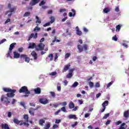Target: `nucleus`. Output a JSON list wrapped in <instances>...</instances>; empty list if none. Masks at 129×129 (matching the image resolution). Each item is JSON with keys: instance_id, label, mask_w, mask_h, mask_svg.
I'll use <instances>...</instances> for the list:
<instances>
[{"instance_id": "f257e3e1", "label": "nucleus", "mask_w": 129, "mask_h": 129, "mask_svg": "<svg viewBox=\"0 0 129 129\" xmlns=\"http://www.w3.org/2000/svg\"><path fill=\"white\" fill-rule=\"evenodd\" d=\"M3 90L5 91V92H11L10 93H7V96L8 97L11 98H13L15 96V93L17 91L16 90H13L10 88H4Z\"/></svg>"}, {"instance_id": "f03ea898", "label": "nucleus", "mask_w": 129, "mask_h": 129, "mask_svg": "<svg viewBox=\"0 0 129 129\" xmlns=\"http://www.w3.org/2000/svg\"><path fill=\"white\" fill-rule=\"evenodd\" d=\"M19 93H25V94H30L31 92L28 89L27 86H23L19 90Z\"/></svg>"}, {"instance_id": "7ed1b4c3", "label": "nucleus", "mask_w": 129, "mask_h": 129, "mask_svg": "<svg viewBox=\"0 0 129 129\" xmlns=\"http://www.w3.org/2000/svg\"><path fill=\"white\" fill-rule=\"evenodd\" d=\"M78 49L80 53H81V52H83V49L84 51H87L88 50V45L87 44H84L82 46V45L78 44Z\"/></svg>"}, {"instance_id": "20e7f679", "label": "nucleus", "mask_w": 129, "mask_h": 129, "mask_svg": "<svg viewBox=\"0 0 129 129\" xmlns=\"http://www.w3.org/2000/svg\"><path fill=\"white\" fill-rule=\"evenodd\" d=\"M20 58L21 59H23V60H25V61L27 62V63H30V57H29L28 55L26 54H21Z\"/></svg>"}, {"instance_id": "39448f33", "label": "nucleus", "mask_w": 129, "mask_h": 129, "mask_svg": "<svg viewBox=\"0 0 129 129\" xmlns=\"http://www.w3.org/2000/svg\"><path fill=\"white\" fill-rule=\"evenodd\" d=\"M8 9H10V11H8L5 13L6 16H7V15H8V14H9V13H14V12H15V11L16 10L15 8H11L12 5L10 3L8 5Z\"/></svg>"}, {"instance_id": "423d86ee", "label": "nucleus", "mask_w": 129, "mask_h": 129, "mask_svg": "<svg viewBox=\"0 0 129 129\" xmlns=\"http://www.w3.org/2000/svg\"><path fill=\"white\" fill-rule=\"evenodd\" d=\"M108 105V101L106 100L102 104V106L103 107V109L101 110V112H104V111L105 110V109L106 108V106H107Z\"/></svg>"}, {"instance_id": "0eeeda50", "label": "nucleus", "mask_w": 129, "mask_h": 129, "mask_svg": "<svg viewBox=\"0 0 129 129\" xmlns=\"http://www.w3.org/2000/svg\"><path fill=\"white\" fill-rule=\"evenodd\" d=\"M38 48H36L37 51H43L45 48V44L40 43L38 45Z\"/></svg>"}, {"instance_id": "6e6552de", "label": "nucleus", "mask_w": 129, "mask_h": 129, "mask_svg": "<svg viewBox=\"0 0 129 129\" xmlns=\"http://www.w3.org/2000/svg\"><path fill=\"white\" fill-rule=\"evenodd\" d=\"M32 38H33L34 39H37L38 38V33H36L35 34H34V33H31L28 37L27 41H30Z\"/></svg>"}, {"instance_id": "1a4fd4ad", "label": "nucleus", "mask_w": 129, "mask_h": 129, "mask_svg": "<svg viewBox=\"0 0 129 129\" xmlns=\"http://www.w3.org/2000/svg\"><path fill=\"white\" fill-rule=\"evenodd\" d=\"M39 102L41 104H47L49 102V101L47 98H40L39 99Z\"/></svg>"}, {"instance_id": "9d476101", "label": "nucleus", "mask_w": 129, "mask_h": 129, "mask_svg": "<svg viewBox=\"0 0 129 129\" xmlns=\"http://www.w3.org/2000/svg\"><path fill=\"white\" fill-rule=\"evenodd\" d=\"M31 55L33 57L34 60H37V59H38V54H37V52H36V51H32Z\"/></svg>"}, {"instance_id": "9b49d317", "label": "nucleus", "mask_w": 129, "mask_h": 129, "mask_svg": "<svg viewBox=\"0 0 129 129\" xmlns=\"http://www.w3.org/2000/svg\"><path fill=\"white\" fill-rule=\"evenodd\" d=\"M39 1L40 0H32L29 5L32 6H35V5H37V4L39 3Z\"/></svg>"}, {"instance_id": "f8f14e48", "label": "nucleus", "mask_w": 129, "mask_h": 129, "mask_svg": "<svg viewBox=\"0 0 129 129\" xmlns=\"http://www.w3.org/2000/svg\"><path fill=\"white\" fill-rule=\"evenodd\" d=\"M72 12H73V13H72V12H69V17L71 18L72 17H75V15H76V11H75V10L72 9Z\"/></svg>"}, {"instance_id": "ddd939ff", "label": "nucleus", "mask_w": 129, "mask_h": 129, "mask_svg": "<svg viewBox=\"0 0 129 129\" xmlns=\"http://www.w3.org/2000/svg\"><path fill=\"white\" fill-rule=\"evenodd\" d=\"M123 116L126 119L129 117V110H126L123 113Z\"/></svg>"}, {"instance_id": "4468645a", "label": "nucleus", "mask_w": 129, "mask_h": 129, "mask_svg": "<svg viewBox=\"0 0 129 129\" xmlns=\"http://www.w3.org/2000/svg\"><path fill=\"white\" fill-rule=\"evenodd\" d=\"M13 53L14 59H18L20 58V57H21V55L20 54V53L17 52V51H14Z\"/></svg>"}, {"instance_id": "2eb2a0df", "label": "nucleus", "mask_w": 129, "mask_h": 129, "mask_svg": "<svg viewBox=\"0 0 129 129\" xmlns=\"http://www.w3.org/2000/svg\"><path fill=\"white\" fill-rule=\"evenodd\" d=\"M1 128L2 129H10V127L9 126V124L7 123H2L1 124Z\"/></svg>"}, {"instance_id": "dca6fc26", "label": "nucleus", "mask_w": 129, "mask_h": 129, "mask_svg": "<svg viewBox=\"0 0 129 129\" xmlns=\"http://www.w3.org/2000/svg\"><path fill=\"white\" fill-rule=\"evenodd\" d=\"M4 99H6V100L5 101V102H6L7 104H9L10 103L8 99V97L4 98V96H2L1 97V101H4Z\"/></svg>"}, {"instance_id": "f3484780", "label": "nucleus", "mask_w": 129, "mask_h": 129, "mask_svg": "<svg viewBox=\"0 0 129 129\" xmlns=\"http://www.w3.org/2000/svg\"><path fill=\"white\" fill-rule=\"evenodd\" d=\"M36 47V43H30L28 46V49H34Z\"/></svg>"}, {"instance_id": "a211bd4d", "label": "nucleus", "mask_w": 129, "mask_h": 129, "mask_svg": "<svg viewBox=\"0 0 129 129\" xmlns=\"http://www.w3.org/2000/svg\"><path fill=\"white\" fill-rule=\"evenodd\" d=\"M34 92L35 94H40L41 93V89L40 88H37L34 89Z\"/></svg>"}, {"instance_id": "6ab92c4d", "label": "nucleus", "mask_w": 129, "mask_h": 129, "mask_svg": "<svg viewBox=\"0 0 129 129\" xmlns=\"http://www.w3.org/2000/svg\"><path fill=\"white\" fill-rule=\"evenodd\" d=\"M103 12L104 14H107V13H109V12H110V8L109 7L105 8L103 9Z\"/></svg>"}, {"instance_id": "aec40b11", "label": "nucleus", "mask_w": 129, "mask_h": 129, "mask_svg": "<svg viewBox=\"0 0 129 129\" xmlns=\"http://www.w3.org/2000/svg\"><path fill=\"white\" fill-rule=\"evenodd\" d=\"M69 107L70 109H72V108H74L75 107V105L73 102H71L69 104Z\"/></svg>"}, {"instance_id": "412c9836", "label": "nucleus", "mask_w": 129, "mask_h": 129, "mask_svg": "<svg viewBox=\"0 0 129 129\" xmlns=\"http://www.w3.org/2000/svg\"><path fill=\"white\" fill-rule=\"evenodd\" d=\"M15 45H17V43H13L10 45V48H9V51H13V49H14V48L15 47Z\"/></svg>"}, {"instance_id": "4be33fe9", "label": "nucleus", "mask_w": 129, "mask_h": 129, "mask_svg": "<svg viewBox=\"0 0 129 129\" xmlns=\"http://www.w3.org/2000/svg\"><path fill=\"white\" fill-rule=\"evenodd\" d=\"M36 21L35 22L36 24L37 25V24L38 25H40V24H41V23L42 22V21H41V19H40V18L38 16H36Z\"/></svg>"}, {"instance_id": "5701e85b", "label": "nucleus", "mask_w": 129, "mask_h": 129, "mask_svg": "<svg viewBox=\"0 0 129 129\" xmlns=\"http://www.w3.org/2000/svg\"><path fill=\"white\" fill-rule=\"evenodd\" d=\"M70 66H71L70 64L64 66V67L63 69V72H66L67 71H68V70L69 69Z\"/></svg>"}, {"instance_id": "b1692460", "label": "nucleus", "mask_w": 129, "mask_h": 129, "mask_svg": "<svg viewBox=\"0 0 129 129\" xmlns=\"http://www.w3.org/2000/svg\"><path fill=\"white\" fill-rule=\"evenodd\" d=\"M13 121L14 123H16V124H19V125H20V123H21V121L19 120L18 118H14L13 120Z\"/></svg>"}, {"instance_id": "393cba45", "label": "nucleus", "mask_w": 129, "mask_h": 129, "mask_svg": "<svg viewBox=\"0 0 129 129\" xmlns=\"http://www.w3.org/2000/svg\"><path fill=\"white\" fill-rule=\"evenodd\" d=\"M69 118L70 119H76V118H77V117H76V115H73V114H70L69 116Z\"/></svg>"}, {"instance_id": "a878e982", "label": "nucleus", "mask_w": 129, "mask_h": 129, "mask_svg": "<svg viewBox=\"0 0 129 129\" xmlns=\"http://www.w3.org/2000/svg\"><path fill=\"white\" fill-rule=\"evenodd\" d=\"M43 123H45V120H44V119H40L39 121V124L43 126V125H44Z\"/></svg>"}, {"instance_id": "bb28decb", "label": "nucleus", "mask_w": 129, "mask_h": 129, "mask_svg": "<svg viewBox=\"0 0 129 129\" xmlns=\"http://www.w3.org/2000/svg\"><path fill=\"white\" fill-rule=\"evenodd\" d=\"M50 21L49 22V23L50 24H53V23H54V22H55V17H54L53 16H51L49 18Z\"/></svg>"}, {"instance_id": "cd10ccee", "label": "nucleus", "mask_w": 129, "mask_h": 129, "mask_svg": "<svg viewBox=\"0 0 129 129\" xmlns=\"http://www.w3.org/2000/svg\"><path fill=\"white\" fill-rule=\"evenodd\" d=\"M76 35L78 36H82V31H81L80 30H76Z\"/></svg>"}, {"instance_id": "c85d7f7f", "label": "nucleus", "mask_w": 129, "mask_h": 129, "mask_svg": "<svg viewBox=\"0 0 129 129\" xmlns=\"http://www.w3.org/2000/svg\"><path fill=\"white\" fill-rule=\"evenodd\" d=\"M24 119H25L26 122H29V116L27 114L24 115Z\"/></svg>"}, {"instance_id": "c756f323", "label": "nucleus", "mask_w": 129, "mask_h": 129, "mask_svg": "<svg viewBox=\"0 0 129 129\" xmlns=\"http://www.w3.org/2000/svg\"><path fill=\"white\" fill-rule=\"evenodd\" d=\"M29 112L30 114H31V115H34V108H31L29 110Z\"/></svg>"}, {"instance_id": "7c9ffc66", "label": "nucleus", "mask_w": 129, "mask_h": 129, "mask_svg": "<svg viewBox=\"0 0 129 129\" xmlns=\"http://www.w3.org/2000/svg\"><path fill=\"white\" fill-rule=\"evenodd\" d=\"M31 15L30 12H27L25 13V14L23 15L24 18H26V17H29Z\"/></svg>"}, {"instance_id": "2f4dec72", "label": "nucleus", "mask_w": 129, "mask_h": 129, "mask_svg": "<svg viewBox=\"0 0 129 129\" xmlns=\"http://www.w3.org/2000/svg\"><path fill=\"white\" fill-rule=\"evenodd\" d=\"M23 124L25 125L26 126H29V125H30V124L22 121L21 123H20V125H23Z\"/></svg>"}, {"instance_id": "473e14b6", "label": "nucleus", "mask_w": 129, "mask_h": 129, "mask_svg": "<svg viewBox=\"0 0 129 129\" xmlns=\"http://www.w3.org/2000/svg\"><path fill=\"white\" fill-rule=\"evenodd\" d=\"M48 57L50 58V61H53V58H54V55H53V54L50 53L48 55Z\"/></svg>"}, {"instance_id": "72a5a7b5", "label": "nucleus", "mask_w": 129, "mask_h": 129, "mask_svg": "<svg viewBox=\"0 0 129 129\" xmlns=\"http://www.w3.org/2000/svg\"><path fill=\"white\" fill-rule=\"evenodd\" d=\"M121 28V26H120V25H117L116 27V32H119V31H120Z\"/></svg>"}, {"instance_id": "f704fd0d", "label": "nucleus", "mask_w": 129, "mask_h": 129, "mask_svg": "<svg viewBox=\"0 0 129 129\" xmlns=\"http://www.w3.org/2000/svg\"><path fill=\"white\" fill-rule=\"evenodd\" d=\"M37 26L35 27V28L34 29V32H36V31H40L41 30V28L38 27L39 26V24H37Z\"/></svg>"}, {"instance_id": "c9c22d12", "label": "nucleus", "mask_w": 129, "mask_h": 129, "mask_svg": "<svg viewBox=\"0 0 129 129\" xmlns=\"http://www.w3.org/2000/svg\"><path fill=\"white\" fill-rule=\"evenodd\" d=\"M124 125H125V123H122L119 128L118 129H125V127H124Z\"/></svg>"}, {"instance_id": "e433bc0d", "label": "nucleus", "mask_w": 129, "mask_h": 129, "mask_svg": "<svg viewBox=\"0 0 129 129\" xmlns=\"http://www.w3.org/2000/svg\"><path fill=\"white\" fill-rule=\"evenodd\" d=\"M50 126H51V124L48 123L45 125V127L43 129H49L50 128Z\"/></svg>"}, {"instance_id": "4c0bfd02", "label": "nucleus", "mask_w": 129, "mask_h": 129, "mask_svg": "<svg viewBox=\"0 0 129 129\" xmlns=\"http://www.w3.org/2000/svg\"><path fill=\"white\" fill-rule=\"evenodd\" d=\"M109 116V113L105 114L104 116L103 117L102 119H106L107 117Z\"/></svg>"}, {"instance_id": "58836bf2", "label": "nucleus", "mask_w": 129, "mask_h": 129, "mask_svg": "<svg viewBox=\"0 0 129 129\" xmlns=\"http://www.w3.org/2000/svg\"><path fill=\"white\" fill-rule=\"evenodd\" d=\"M79 83L77 82H75L72 85V87H77L78 86Z\"/></svg>"}, {"instance_id": "ea45409f", "label": "nucleus", "mask_w": 129, "mask_h": 129, "mask_svg": "<svg viewBox=\"0 0 129 129\" xmlns=\"http://www.w3.org/2000/svg\"><path fill=\"white\" fill-rule=\"evenodd\" d=\"M89 85L90 86V88H93L94 85V84H93V82L91 81L89 82Z\"/></svg>"}, {"instance_id": "a19ab883", "label": "nucleus", "mask_w": 129, "mask_h": 129, "mask_svg": "<svg viewBox=\"0 0 129 129\" xmlns=\"http://www.w3.org/2000/svg\"><path fill=\"white\" fill-rule=\"evenodd\" d=\"M11 54H12V51L9 50L7 54V57L9 58V57H10L11 58Z\"/></svg>"}, {"instance_id": "79ce46f5", "label": "nucleus", "mask_w": 129, "mask_h": 129, "mask_svg": "<svg viewBox=\"0 0 129 129\" xmlns=\"http://www.w3.org/2000/svg\"><path fill=\"white\" fill-rule=\"evenodd\" d=\"M45 4H46V2L44 0H43L40 3H39V6L40 7H42V6H44Z\"/></svg>"}, {"instance_id": "37998d69", "label": "nucleus", "mask_w": 129, "mask_h": 129, "mask_svg": "<svg viewBox=\"0 0 129 129\" xmlns=\"http://www.w3.org/2000/svg\"><path fill=\"white\" fill-rule=\"evenodd\" d=\"M18 52H19V53H22L23 52V51H24V47L19 48L18 49Z\"/></svg>"}, {"instance_id": "c03bdc74", "label": "nucleus", "mask_w": 129, "mask_h": 129, "mask_svg": "<svg viewBox=\"0 0 129 129\" xmlns=\"http://www.w3.org/2000/svg\"><path fill=\"white\" fill-rule=\"evenodd\" d=\"M122 122L120 120L117 121L116 122H115V125H119L121 123H122Z\"/></svg>"}, {"instance_id": "a18cd8bd", "label": "nucleus", "mask_w": 129, "mask_h": 129, "mask_svg": "<svg viewBox=\"0 0 129 129\" xmlns=\"http://www.w3.org/2000/svg\"><path fill=\"white\" fill-rule=\"evenodd\" d=\"M112 40H113V41H115V42H117V37H116V35H114V36H113L112 38Z\"/></svg>"}, {"instance_id": "49530a36", "label": "nucleus", "mask_w": 129, "mask_h": 129, "mask_svg": "<svg viewBox=\"0 0 129 129\" xmlns=\"http://www.w3.org/2000/svg\"><path fill=\"white\" fill-rule=\"evenodd\" d=\"M72 76H73V75L72 74H71V73H69V74L67 75L66 77H67V78H71V77H72Z\"/></svg>"}, {"instance_id": "de8ad7c7", "label": "nucleus", "mask_w": 129, "mask_h": 129, "mask_svg": "<svg viewBox=\"0 0 129 129\" xmlns=\"http://www.w3.org/2000/svg\"><path fill=\"white\" fill-rule=\"evenodd\" d=\"M60 110L61 111H63V112H67V111H66V107H62L60 108Z\"/></svg>"}, {"instance_id": "09e8293b", "label": "nucleus", "mask_w": 129, "mask_h": 129, "mask_svg": "<svg viewBox=\"0 0 129 129\" xmlns=\"http://www.w3.org/2000/svg\"><path fill=\"white\" fill-rule=\"evenodd\" d=\"M50 94H51V96H52V97H55L56 94H55V92H50Z\"/></svg>"}, {"instance_id": "8fccbe9b", "label": "nucleus", "mask_w": 129, "mask_h": 129, "mask_svg": "<svg viewBox=\"0 0 129 129\" xmlns=\"http://www.w3.org/2000/svg\"><path fill=\"white\" fill-rule=\"evenodd\" d=\"M122 46H123V47H125V48H128V46L125 42L122 43Z\"/></svg>"}, {"instance_id": "3c124183", "label": "nucleus", "mask_w": 129, "mask_h": 129, "mask_svg": "<svg viewBox=\"0 0 129 129\" xmlns=\"http://www.w3.org/2000/svg\"><path fill=\"white\" fill-rule=\"evenodd\" d=\"M60 104H61L62 106H66V105H67V102L64 101V102L60 103Z\"/></svg>"}, {"instance_id": "603ef678", "label": "nucleus", "mask_w": 129, "mask_h": 129, "mask_svg": "<svg viewBox=\"0 0 129 129\" xmlns=\"http://www.w3.org/2000/svg\"><path fill=\"white\" fill-rule=\"evenodd\" d=\"M70 55H71L70 53H67L65 55V58H69V57H70Z\"/></svg>"}, {"instance_id": "864d4df0", "label": "nucleus", "mask_w": 129, "mask_h": 129, "mask_svg": "<svg viewBox=\"0 0 129 129\" xmlns=\"http://www.w3.org/2000/svg\"><path fill=\"white\" fill-rule=\"evenodd\" d=\"M111 85H112V82H109L107 85L106 89H107V88H109Z\"/></svg>"}, {"instance_id": "5fc2aeb1", "label": "nucleus", "mask_w": 129, "mask_h": 129, "mask_svg": "<svg viewBox=\"0 0 129 129\" xmlns=\"http://www.w3.org/2000/svg\"><path fill=\"white\" fill-rule=\"evenodd\" d=\"M66 33L68 34V35L71 36V33L69 32V29H67Z\"/></svg>"}, {"instance_id": "6e6d98bb", "label": "nucleus", "mask_w": 129, "mask_h": 129, "mask_svg": "<svg viewBox=\"0 0 129 129\" xmlns=\"http://www.w3.org/2000/svg\"><path fill=\"white\" fill-rule=\"evenodd\" d=\"M57 74L56 72H53L51 73H50L49 75H51V76H55Z\"/></svg>"}, {"instance_id": "4d7b16f0", "label": "nucleus", "mask_w": 129, "mask_h": 129, "mask_svg": "<svg viewBox=\"0 0 129 129\" xmlns=\"http://www.w3.org/2000/svg\"><path fill=\"white\" fill-rule=\"evenodd\" d=\"M78 124V122L76 121L74 124H72V127H75V126H76V125H77Z\"/></svg>"}, {"instance_id": "13d9d810", "label": "nucleus", "mask_w": 129, "mask_h": 129, "mask_svg": "<svg viewBox=\"0 0 129 129\" xmlns=\"http://www.w3.org/2000/svg\"><path fill=\"white\" fill-rule=\"evenodd\" d=\"M12 114H13L12 112H8V114H7L8 117H12Z\"/></svg>"}, {"instance_id": "bf43d9fd", "label": "nucleus", "mask_w": 129, "mask_h": 129, "mask_svg": "<svg viewBox=\"0 0 129 129\" xmlns=\"http://www.w3.org/2000/svg\"><path fill=\"white\" fill-rule=\"evenodd\" d=\"M6 41H7V39L6 38L2 39L1 41H0V45H1V44H3V43H5Z\"/></svg>"}, {"instance_id": "052dcab7", "label": "nucleus", "mask_w": 129, "mask_h": 129, "mask_svg": "<svg viewBox=\"0 0 129 129\" xmlns=\"http://www.w3.org/2000/svg\"><path fill=\"white\" fill-rule=\"evenodd\" d=\"M50 25H51V23L50 22H47L43 25V27H48V26H50Z\"/></svg>"}, {"instance_id": "680f3d73", "label": "nucleus", "mask_w": 129, "mask_h": 129, "mask_svg": "<svg viewBox=\"0 0 129 129\" xmlns=\"http://www.w3.org/2000/svg\"><path fill=\"white\" fill-rule=\"evenodd\" d=\"M83 31L85 32V33H88V29H87V28L86 27L83 28Z\"/></svg>"}, {"instance_id": "e2e57ef3", "label": "nucleus", "mask_w": 129, "mask_h": 129, "mask_svg": "<svg viewBox=\"0 0 129 129\" xmlns=\"http://www.w3.org/2000/svg\"><path fill=\"white\" fill-rule=\"evenodd\" d=\"M20 105H21L23 107H25V103H24V102H21L20 103Z\"/></svg>"}, {"instance_id": "0e129e2a", "label": "nucleus", "mask_w": 129, "mask_h": 129, "mask_svg": "<svg viewBox=\"0 0 129 129\" xmlns=\"http://www.w3.org/2000/svg\"><path fill=\"white\" fill-rule=\"evenodd\" d=\"M95 87H100V84H99V83L97 82L95 84Z\"/></svg>"}, {"instance_id": "69168bd1", "label": "nucleus", "mask_w": 129, "mask_h": 129, "mask_svg": "<svg viewBox=\"0 0 129 129\" xmlns=\"http://www.w3.org/2000/svg\"><path fill=\"white\" fill-rule=\"evenodd\" d=\"M111 121L110 120H107V121L105 123L106 125H108L110 123V122Z\"/></svg>"}, {"instance_id": "338daca9", "label": "nucleus", "mask_w": 129, "mask_h": 129, "mask_svg": "<svg viewBox=\"0 0 129 129\" xmlns=\"http://www.w3.org/2000/svg\"><path fill=\"white\" fill-rule=\"evenodd\" d=\"M90 115V113H86L85 114V117L86 118H87V117H89V116Z\"/></svg>"}, {"instance_id": "774afa93", "label": "nucleus", "mask_w": 129, "mask_h": 129, "mask_svg": "<svg viewBox=\"0 0 129 129\" xmlns=\"http://www.w3.org/2000/svg\"><path fill=\"white\" fill-rule=\"evenodd\" d=\"M60 122H61V120L60 119L55 120V123H60Z\"/></svg>"}]
</instances>
